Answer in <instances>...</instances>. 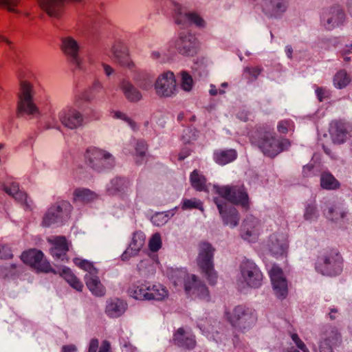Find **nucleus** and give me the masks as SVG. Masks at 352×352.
Wrapping results in <instances>:
<instances>
[{
  "mask_svg": "<svg viewBox=\"0 0 352 352\" xmlns=\"http://www.w3.org/2000/svg\"><path fill=\"white\" fill-rule=\"evenodd\" d=\"M321 186L325 189H336L339 187L337 179L329 173H323L320 177Z\"/></svg>",
  "mask_w": 352,
  "mask_h": 352,
  "instance_id": "obj_39",
  "label": "nucleus"
},
{
  "mask_svg": "<svg viewBox=\"0 0 352 352\" xmlns=\"http://www.w3.org/2000/svg\"><path fill=\"white\" fill-rule=\"evenodd\" d=\"M168 276L175 287L184 286L187 294L202 300H209V291L207 287L196 276L188 274L184 269L168 270Z\"/></svg>",
  "mask_w": 352,
  "mask_h": 352,
  "instance_id": "obj_2",
  "label": "nucleus"
},
{
  "mask_svg": "<svg viewBox=\"0 0 352 352\" xmlns=\"http://www.w3.org/2000/svg\"><path fill=\"white\" fill-rule=\"evenodd\" d=\"M85 283L90 292L96 296H103L106 290L97 274L85 276Z\"/></svg>",
  "mask_w": 352,
  "mask_h": 352,
  "instance_id": "obj_29",
  "label": "nucleus"
},
{
  "mask_svg": "<svg viewBox=\"0 0 352 352\" xmlns=\"http://www.w3.org/2000/svg\"><path fill=\"white\" fill-rule=\"evenodd\" d=\"M144 243V235L142 233H135L133 234L132 241L129 245L130 250L131 252H134V254H137V252L142 248Z\"/></svg>",
  "mask_w": 352,
  "mask_h": 352,
  "instance_id": "obj_43",
  "label": "nucleus"
},
{
  "mask_svg": "<svg viewBox=\"0 0 352 352\" xmlns=\"http://www.w3.org/2000/svg\"><path fill=\"white\" fill-rule=\"evenodd\" d=\"M131 296L138 300H148V283L132 285L128 290Z\"/></svg>",
  "mask_w": 352,
  "mask_h": 352,
  "instance_id": "obj_31",
  "label": "nucleus"
},
{
  "mask_svg": "<svg viewBox=\"0 0 352 352\" xmlns=\"http://www.w3.org/2000/svg\"><path fill=\"white\" fill-rule=\"evenodd\" d=\"M2 189L9 195L14 198V199L21 204H25L28 206L27 201V195L25 192L19 190L17 183L12 182L10 186L2 185Z\"/></svg>",
  "mask_w": 352,
  "mask_h": 352,
  "instance_id": "obj_30",
  "label": "nucleus"
},
{
  "mask_svg": "<svg viewBox=\"0 0 352 352\" xmlns=\"http://www.w3.org/2000/svg\"><path fill=\"white\" fill-rule=\"evenodd\" d=\"M190 182L192 186L199 191H206L207 185L205 177L200 174L197 170H195L190 174Z\"/></svg>",
  "mask_w": 352,
  "mask_h": 352,
  "instance_id": "obj_36",
  "label": "nucleus"
},
{
  "mask_svg": "<svg viewBox=\"0 0 352 352\" xmlns=\"http://www.w3.org/2000/svg\"><path fill=\"white\" fill-rule=\"evenodd\" d=\"M219 197L214 198L224 224L232 228L239 224L240 217L237 210L228 201L240 205L247 209L249 206L248 195L243 186H214Z\"/></svg>",
  "mask_w": 352,
  "mask_h": 352,
  "instance_id": "obj_1",
  "label": "nucleus"
},
{
  "mask_svg": "<svg viewBox=\"0 0 352 352\" xmlns=\"http://www.w3.org/2000/svg\"><path fill=\"white\" fill-rule=\"evenodd\" d=\"M267 245L273 255L282 256L287 252L288 248L287 236L283 233H274L270 236Z\"/></svg>",
  "mask_w": 352,
  "mask_h": 352,
  "instance_id": "obj_20",
  "label": "nucleus"
},
{
  "mask_svg": "<svg viewBox=\"0 0 352 352\" xmlns=\"http://www.w3.org/2000/svg\"><path fill=\"white\" fill-rule=\"evenodd\" d=\"M21 260L26 264L40 272L51 271L50 263L44 259V255L40 250L31 249L21 254Z\"/></svg>",
  "mask_w": 352,
  "mask_h": 352,
  "instance_id": "obj_13",
  "label": "nucleus"
},
{
  "mask_svg": "<svg viewBox=\"0 0 352 352\" xmlns=\"http://www.w3.org/2000/svg\"><path fill=\"white\" fill-rule=\"evenodd\" d=\"M19 3V0H0V7L7 9L9 12H18L16 7Z\"/></svg>",
  "mask_w": 352,
  "mask_h": 352,
  "instance_id": "obj_52",
  "label": "nucleus"
},
{
  "mask_svg": "<svg viewBox=\"0 0 352 352\" xmlns=\"http://www.w3.org/2000/svg\"><path fill=\"white\" fill-rule=\"evenodd\" d=\"M340 341V335L336 327H327L322 333L320 352H333V347Z\"/></svg>",
  "mask_w": 352,
  "mask_h": 352,
  "instance_id": "obj_18",
  "label": "nucleus"
},
{
  "mask_svg": "<svg viewBox=\"0 0 352 352\" xmlns=\"http://www.w3.org/2000/svg\"><path fill=\"white\" fill-rule=\"evenodd\" d=\"M262 68L260 67H247L244 69V75L249 80H254L261 74Z\"/></svg>",
  "mask_w": 352,
  "mask_h": 352,
  "instance_id": "obj_48",
  "label": "nucleus"
},
{
  "mask_svg": "<svg viewBox=\"0 0 352 352\" xmlns=\"http://www.w3.org/2000/svg\"><path fill=\"white\" fill-rule=\"evenodd\" d=\"M102 89V84L98 80H95L91 87V91L95 94L98 93Z\"/></svg>",
  "mask_w": 352,
  "mask_h": 352,
  "instance_id": "obj_62",
  "label": "nucleus"
},
{
  "mask_svg": "<svg viewBox=\"0 0 352 352\" xmlns=\"http://www.w3.org/2000/svg\"><path fill=\"white\" fill-rule=\"evenodd\" d=\"M130 181L125 177H116L111 181L107 188L109 195H120L128 192Z\"/></svg>",
  "mask_w": 352,
  "mask_h": 352,
  "instance_id": "obj_27",
  "label": "nucleus"
},
{
  "mask_svg": "<svg viewBox=\"0 0 352 352\" xmlns=\"http://www.w3.org/2000/svg\"><path fill=\"white\" fill-rule=\"evenodd\" d=\"M51 254L54 257H56L61 261L68 260L67 258V255L63 254L62 251L59 249L52 248L51 249Z\"/></svg>",
  "mask_w": 352,
  "mask_h": 352,
  "instance_id": "obj_60",
  "label": "nucleus"
},
{
  "mask_svg": "<svg viewBox=\"0 0 352 352\" xmlns=\"http://www.w3.org/2000/svg\"><path fill=\"white\" fill-rule=\"evenodd\" d=\"M350 76L344 69L338 71L333 78L334 85L339 89L345 87L350 82Z\"/></svg>",
  "mask_w": 352,
  "mask_h": 352,
  "instance_id": "obj_40",
  "label": "nucleus"
},
{
  "mask_svg": "<svg viewBox=\"0 0 352 352\" xmlns=\"http://www.w3.org/2000/svg\"><path fill=\"white\" fill-rule=\"evenodd\" d=\"M263 10L270 16H281L288 7V0H263Z\"/></svg>",
  "mask_w": 352,
  "mask_h": 352,
  "instance_id": "obj_23",
  "label": "nucleus"
},
{
  "mask_svg": "<svg viewBox=\"0 0 352 352\" xmlns=\"http://www.w3.org/2000/svg\"><path fill=\"white\" fill-rule=\"evenodd\" d=\"M60 122L66 127L75 129L83 124V116L76 109L66 107L62 109L58 113Z\"/></svg>",
  "mask_w": 352,
  "mask_h": 352,
  "instance_id": "obj_17",
  "label": "nucleus"
},
{
  "mask_svg": "<svg viewBox=\"0 0 352 352\" xmlns=\"http://www.w3.org/2000/svg\"><path fill=\"white\" fill-rule=\"evenodd\" d=\"M74 262L78 267L87 272L85 276H91L98 274V270L94 267L93 264L88 261L76 258L74 259Z\"/></svg>",
  "mask_w": 352,
  "mask_h": 352,
  "instance_id": "obj_41",
  "label": "nucleus"
},
{
  "mask_svg": "<svg viewBox=\"0 0 352 352\" xmlns=\"http://www.w3.org/2000/svg\"><path fill=\"white\" fill-rule=\"evenodd\" d=\"M190 150L188 148L185 147L182 148L181 152L178 155V160L180 161L184 160L186 157H188L190 155Z\"/></svg>",
  "mask_w": 352,
  "mask_h": 352,
  "instance_id": "obj_64",
  "label": "nucleus"
},
{
  "mask_svg": "<svg viewBox=\"0 0 352 352\" xmlns=\"http://www.w3.org/2000/svg\"><path fill=\"white\" fill-rule=\"evenodd\" d=\"M199 137V131L195 128L188 126L183 131L182 139L185 144L195 141Z\"/></svg>",
  "mask_w": 352,
  "mask_h": 352,
  "instance_id": "obj_42",
  "label": "nucleus"
},
{
  "mask_svg": "<svg viewBox=\"0 0 352 352\" xmlns=\"http://www.w3.org/2000/svg\"><path fill=\"white\" fill-rule=\"evenodd\" d=\"M259 229L260 222L258 219L252 216L247 217L242 226L241 236L245 240L252 241L256 239Z\"/></svg>",
  "mask_w": 352,
  "mask_h": 352,
  "instance_id": "obj_25",
  "label": "nucleus"
},
{
  "mask_svg": "<svg viewBox=\"0 0 352 352\" xmlns=\"http://www.w3.org/2000/svg\"><path fill=\"white\" fill-rule=\"evenodd\" d=\"M61 49L68 60L74 65L76 69L82 68V62L78 56L79 45L74 38L71 36L63 37Z\"/></svg>",
  "mask_w": 352,
  "mask_h": 352,
  "instance_id": "obj_15",
  "label": "nucleus"
},
{
  "mask_svg": "<svg viewBox=\"0 0 352 352\" xmlns=\"http://www.w3.org/2000/svg\"><path fill=\"white\" fill-rule=\"evenodd\" d=\"M236 156V152L234 149L219 150L215 151L214 155L216 162L221 165L232 162Z\"/></svg>",
  "mask_w": 352,
  "mask_h": 352,
  "instance_id": "obj_33",
  "label": "nucleus"
},
{
  "mask_svg": "<svg viewBox=\"0 0 352 352\" xmlns=\"http://www.w3.org/2000/svg\"><path fill=\"white\" fill-rule=\"evenodd\" d=\"M126 309V303L119 298H111L107 301L106 314L111 318H118L122 315Z\"/></svg>",
  "mask_w": 352,
  "mask_h": 352,
  "instance_id": "obj_28",
  "label": "nucleus"
},
{
  "mask_svg": "<svg viewBox=\"0 0 352 352\" xmlns=\"http://www.w3.org/2000/svg\"><path fill=\"white\" fill-rule=\"evenodd\" d=\"M51 242L54 245V248L60 250L63 254L67 255V252L69 250V245L65 236H56L53 240L51 241Z\"/></svg>",
  "mask_w": 352,
  "mask_h": 352,
  "instance_id": "obj_44",
  "label": "nucleus"
},
{
  "mask_svg": "<svg viewBox=\"0 0 352 352\" xmlns=\"http://www.w3.org/2000/svg\"><path fill=\"white\" fill-rule=\"evenodd\" d=\"M147 146L144 141L138 140L135 145V152L138 155L142 157L145 155Z\"/></svg>",
  "mask_w": 352,
  "mask_h": 352,
  "instance_id": "obj_56",
  "label": "nucleus"
},
{
  "mask_svg": "<svg viewBox=\"0 0 352 352\" xmlns=\"http://www.w3.org/2000/svg\"><path fill=\"white\" fill-rule=\"evenodd\" d=\"M316 270L324 275L336 276L341 272L338 254L331 251L318 258Z\"/></svg>",
  "mask_w": 352,
  "mask_h": 352,
  "instance_id": "obj_11",
  "label": "nucleus"
},
{
  "mask_svg": "<svg viewBox=\"0 0 352 352\" xmlns=\"http://www.w3.org/2000/svg\"><path fill=\"white\" fill-rule=\"evenodd\" d=\"M168 296V291L160 284L151 285L148 283V300H162Z\"/></svg>",
  "mask_w": 352,
  "mask_h": 352,
  "instance_id": "obj_32",
  "label": "nucleus"
},
{
  "mask_svg": "<svg viewBox=\"0 0 352 352\" xmlns=\"http://www.w3.org/2000/svg\"><path fill=\"white\" fill-rule=\"evenodd\" d=\"M135 80L139 83L141 89L148 90L153 86V76L146 72H140Z\"/></svg>",
  "mask_w": 352,
  "mask_h": 352,
  "instance_id": "obj_38",
  "label": "nucleus"
},
{
  "mask_svg": "<svg viewBox=\"0 0 352 352\" xmlns=\"http://www.w3.org/2000/svg\"><path fill=\"white\" fill-rule=\"evenodd\" d=\"M63 278L75 289L82 291V283L72 273L70 269L65 267L62 270Z\"/></svg>",
  "mask_w": 352,
  "mask_h": 352,
  "instance_id": "obj_35",
  "label": "nucleus"
},
{
  "mask_svg": "<svg viewBox=\"0 0 352 352\" xmlns=\"http://www.w3.org/2000/svg\"><path fill=\"white\" fill-rule=\"evenodd\" d=\"M346 19L344 10L338 5L323 10L321 23L328 30L343 25Z\"/></svg>",
  "mask_w": 352,
  "mask_h": 352,
  "instance_id": "obj_10",
  "label": "nucleus"
},
{
  "mask_svg": "<svg viewBox=\"0 0 352 352\" xmlns=\"http://www.w3.org/2000/svg\"><path fill=\"white\" fill-rule=\"evenodd\" d=\"M113 117L125 120L133 129H135V122H133L129 118H128L124 113L120 111H116L114 112Z\"/></svg>",
  "mask_w": 352,
  "mask_h": 352,
  "instance_id": "obj_57",
  "label": "nucleus"
},
{
  "mask_svg": "<svg viewBox=\"0 0 352 352\" xmlns=\"http://www.w3.org/2000/svg\"><path fill=\"white\" fill-rule=\"evenodd\" d=\"M181 76H182V82H181L182 88L186 91H189L190 90H191V89L192 87V85H193L192 78L186 72H182L181 73Z\"/></svg>",
  "mask_w": 352,
  "mask_h": 352,
  "instance_id": "obj_46",
  "label": "nucleus"
},
{
  "mask_svg": "<svg viewBox=\"0 0 352 352\" xmlns=\"http://www.w3.org/2000/svg\"><path fill=\"white\" fill-rule=\"evenodd\" d=\"M228 319L234 328L241 331L250 328L256 321L252 309L243 305L236 306L232 313H228Z\"/></svg>",
  "mask_w": 352,
  "mask_h": 352,
  "instance_id": "obj_7",
  "label": "nucleus"
},
{
  "mask_svg": "<svg viewBox=\"0 0 352 352\" xmlns=\"http://www.w3.org/2000/svg\"><path fill=\"white\" fill-rule=\"evenodd\" d=\"M316 92L317 97L320 102L324 100L326 98H328L329 95V91L322 87L317 88Z\"/></svg>",
  "mask_w": 352,
  "mask_h": 352,
  "instance_id": "obj_59",
  "label": "nucleus"
},
{
  "mask_svg": "<svg viewBox=\"0 0 352 352\" xmlns=\"http://www.w3.org/2000/svg\"><path fill=\"white\" fill-rule=\"evenodd\" d=\"M347 212L341 206L332 205L328 207L327 212H324L327 218L334 222H339L346 217Z\"/></svg>",
  "mask_w": 352,
  "mask_h": 352,
  "instance_id": "obj_34",
  "label": "nucleus"
},
{
  "mask_svg": "<svg viewBox=\"0 0 352 352\" xmlns=\"http://www.w3.org/2000/svg\"><path fill=\"white\" fill-rule=\"evenodd\" d=\"M173 10L174 12V19L175 23L184 27L190 24H195L198 27L204 25V19L195 12H187L184 10L182 6L177 3L172 2Z\"/></svg>",
  "mask_w": 352,
  "mask_h": 352,
  "instance_id": "obj_12",
  "label": "nucleus"
},
{
  "mask_svg": "<svg viewBox=\"0 0 352 352\" xmlns=\"http://www.w3.org/2000/svg\"><path fill=\"white\" fill-rule=\"evenodd\" d=\"M85 160L90 167L98 171L104 168H110L114 164L113 157L111 154L96 148H89L87 150Z\"/></svg>",
  "mask_w": 352,
  "mask_h": 352,
  "instance_id": "obj_8",
  "label": "nucleus"
},
{
  "mask_svg": "<svg viewBox=\"0 0 352 352\" xmlns=\"http://www.w3.org/2000/svg\"><path fill=\"white\" fill-rule=\"evenodd\" d=\"M34 94L32 85L28 81L21 80L20 81V90L18 94L16 109L19 117L39 115V109L33 100Z\"/></svg>",
  "mask_w": 352,
  "mask_h": 352,
  "instance_id": "obj_4",
  "label": "nucleus"
},
{
  "mask_svg": "<svg viewBox=\"0 0 352 352\" xmlns=\"http://www.w3.org/2000/svg\"><path fill=\"white\" fill-rule=\"evenodd\" d=\"M99 346V341L97 338L91 340L89 345L88 352H97Z\"/></svg>",
  "mask_w": 352,
  "mask_h": 352,
  "instance_id": "obj_61",
  "label": "nucleus"
},
{
  "mask_svg": "<svg viewBox=\"0 0 352 352\" xmlns=\"http://www.w3.org/2000/svg\"><path fill=\"white\" fill-rule=\"evenodd\" d=\"M173 341L175 344L186 349H192L196 345L195 335L183 328H179L174 333Z\"/></svg>",
  "mask_w": 352,
  "mask_h": 352,
  "instance_id": "obj_24",
  "label": "nucleus"
},
{
  "mask_svg": "<svg viewBox=\"0 0 352 352\" xmlns=\"http://www.w3.org/2000/svg\"><path fill=\"white\" fill-rule=\"evenodd\" d=\"M12 254L8 246L1 245L0 246V257L1 258H12Z\"/></svg>",
  "mask_w": 352,
  "mask_h": 352,
  "instance_id": "obj_58",
  "label": "nucleus"
},
{
  "mask_svg": "<svg viewBox=\"0 0 352 352\" xmlns=\"http://www.w3.org/2000/svg\"><path fill=\"white\" fill-rule=\"evenodd\" d=\"M254 141L265 155L274 157L290 146L287 139L280 140L270 129H261L254 137Z\"/></svg>",
  "mask_w": 352,
  "mask_h": 352,
  "instance_id": "obj_3",
  "label": "nucleus"
},
{
  "mask_svg": "<svg viewBox=\"0 0 352 352\" xmlns=\"http://www.w3.org/2000/svg\"><path fill=\"white\" fill-rule=\"evenodd\" d=\"M269 274L276 296L285 298L288 293V287L282 269L276 265H273L269 270Z\"/></svg>",
  "mask_w": 352,
  "mask_h": 352,
  "instance_id": "obj_14",
  "label": "nucleus"
},
{
  "mask_svg": "<svg viewBox=\"0 0 352 352\" xmlns=\"http://www.w3.org/2000/svg\"><path fill=\"white\" fill-rule=\"evenodd\" d=\"M318 211L314 203L308 204L306 206L304 217L306 220L311 221L318 217Z\"/></svg>",
  "mask_w": 352,
  "mask_h": 352,
  "instance_id": "obj_45",
  "label": "nucleus"
},
{
  "mask_svg": "<svg viewBox=\"0 0 352 352\" xmlns=\"http://www.w3.org/2000/svg\"><path fill=\"white\" fill-rule=\"evenodd\" d=\"M291 338H292L293 342L297 346V347L299 349H300L302 352H309V349L307 348L305 343L298 337V334L292 333L291 336ZM289 352H300V351L292 347L289 349Z\"/></svg>",
  "mask_w": 352,
  "mask_h": 352,
  "instance_id": "obj_50",
  "label": "nucleus"
},
{
  "mask_svg": "<svg viewBox=\"0 0 352 352\" xmlns=\"http://www.w3.org/2000/svg\"><path fill=\"white\" fill-rule=\"evenodd\" d=\"M214 251V249L210 243L206 242L201 243L197 260L201 272L210 285H214L217 280V274L213 263Z\"/></svg>",
  "mask_w": 352,
  "mask_h": 352,
  "instance_id": "obj_5",
  "label": "nucleus"
},
{
  "mask_svg": "<svg viewBox=\"0 0 352 352\" xmlns=\"http://www.w3.org/2000/svg\"><path fill=\"white\" fill-rule=\"evenodd\" d=\"M340 54L344 62L349 63L350 61H351L352 43L350 45H346L342 50H340Z\"/></svg>",
  "mask_w": 352,
  "mask_h": 352,
  "instance_id": "obj_55",
  "label": "nucleus"
},
{
  "mask_svg": "<svg viewBox=\"0 0 352 352\" xmlns=\"http://www.w3.org/2000/svg\"><path fill=\"white\" fill-rule=\"evenodd\" d=\"M0 43L2 45H5L8 50H9V56L12 58L14 57V55L16 54V50L15 49V46L14 43L7 38L6 36L0 34Z\"/></svg>",
  "mask_w": 352,
  "mask_h": 352,
  "instance_id": "obj_53",
  "label": "nucleus"
},
{
  "mask_svg": "<svg viewBox=\"0 0 352 352\" xmlns=\"http://www.w3.org/2000/svg\"><path fill=\"white\" fill-rule=\"evenodd\" d=\"M175 47L180 54L192 56L197 52V39L192 34L183 35L181 34L179 39L176 41Z\"/></svg>",
  "mask_w": 352,
  "mask_h": 352,
  "instance_id": "obj_21",
  "label": "nucleus"
},
{
  "mask_svg": "<svg viewBox=\"0 0 352 352\" xmlns=\"http://www.w3.org/2000/svg\"><path fill=\"white\" fill-rule=\"evenodd\" d=\"M111 52L115 60L121 66L133 70L135 67L131 60L127 47L121 41H116L112 47Z\"/></svg>",
  "mask_w": 352,
  "mask_h": 352,
  "instance_id": "obj_19",
  "label": "nucleus"
},
{
  "mask_svg": "<svg viewBox=\"0 0 352 352\" xmlns=\"http://www.w3.org/2000/svg\"><path fill=\"white\" fill-rule=\"evenodd\" d=\"M168 216L163 212L157 213L151 217V221L157 226L164 225L167 222Z\"/></svg>",
  "mask_w": 352,
  "mask_h": 352,
  "instance_id": "obj_54",
  "label": "nucleus"
},
{
  "mask_svg": "<svg viewBox=\"0 0 352 352\" xmlns=\"http://www.w3.org/2000/svg\"><path fill=\"white\" fill-rule=\"evenodd\" d=\"M155 88L160 96H171L176 89V81L173 72H167L160 75L157 79Z\"/></svg>",
  "mask_w": 352,
  "mask_h": 352,
  "instance_id": "obj_16",
  "label": "nucleus"
},
{
  "mask_svg": "<svg viewBox=\"0 0 352 352\" xmlns=\"http://www.w3.org/2000/svg\"><path fill=\"white\" fill-rule=\"evenodd\" d=\"M350 126L344 122L335 120L331 123L329 132L336 144H342L348 138Z\"/></svg>",
  "mask_w": 352,
  "mask_h": 352,
  "instance_id": "obj_22",
  "label": "nucleus"
},
{
  "mask_svg": "<svg viewBox=\"0 0 352 352\" xmlns=\"http://www.w3.org/2000/svg\"><path fill=\"white\" fill-rule=\"evenodd\" d=\"M119 86L124 97L130 102H138L142 100V93L129 80L122 79Z\"/></svg>",
  "mask_w": 352,
  "mask_h": 352,
  "instance_id": "obj_26",
  "label": "nucleus"
},
{
  "mask_svg": "<svg viewBox=\"0 0 352 352\" xmlns=\"http://www.w3.org/2000/svg\"><path fill=\"white\" fill-rule=\"evenodd\" d=\"M111 351V344L110 342L107 340L102 341L98 352H110Z\"/></svg>",
  "mask_w": 352,
  "mask_h": 352,
  "instance_id": "obj_63",
  "label": "nucleus"
},
{
  "mask_svg": "<svg viewBox=\"0 0 352 352\" xmlns=\"http://www.w3.org/2000/svg\"><path fill=\"white\" fill-rule=\"evenodd\" d=\"M75 201L89 202L96 198V194L89 189L77 188L74 192Z\"/></svg>",
  "mask_w": 352,
  "mask_h": 352,
  "instance_id": "obj_37",
  "label": "nucleus"
},
{
  "mask_svg": "<svg viewBox=\"0 0 352 352\" xmlns=\"http://www.w3.org/2000/svg\"><path fill=\"white\" fill-rule=\"evenodd\" d=\"M241 278L248 286L258 288L263 283V276L258 266L251 261H243L240 266Z\"/></svg>",
  "mask_w": 352,
  "mask_h": 352,
  "instance_id": "obj_9",
  "label": "nucleus"
},
{
  "mask_svg": "<svg viewBox=\"0 0 352 352\" xmlns=\"http://www.w3.org/2000/svg\"><path fill=\"white\" fill-rule=\"evenodd\" d=\"M197 208L203 210L202 203L197 199H184L183 201L182 209L188 210Z\"/></svg>",
  "mask_w": 352,
  "mask_h": 352,
  "instance_id": "obj_49",
  "label": "nucleus"
},
{
  "mask_svg": "<svg viewBox=\"0 0 352 352\" xmlns=\"http://www.w3.org/2000/svg\"><path fill=\"white\" fill-rule=\"evenodd\" d=\"M277 129L279 133L286 134L290 131H294V122L290 120H281L278 122Z\"/></svg>",
  "mask_w": 352,
  "mask_h": 352,
  "instance_id": "obj_47",
  "label": "nucleus"
},
{
  "mask_svg": "<svg viewBox=\"0 0 352 352\" xmlns=\"http://www.w3.org/2000/svg\"><path fill=\"white\" fill-rule=\"evenodd\" d=\"M72 208L71 204L67 201H57L45 213L43 225L50 226L54 223H63L69 219Z\"/></svg>",
  "mask_w": 352,
  "mask_h": 352,
  "instance_id": "obj_6",
  "label": "nucleus"
},
{
  "mask_svg": "<svg viewBox=\"0 0 352 352\" xmlns=\"http://www.w3.org/2000/svg\"><path fill=\"white\" fill-rule=\"evenodd\" d=\"M149 248L152 252H157L162 245L161 236L159 233L154 234L149 241Z\"/></svg>",
  "mask_w": 352,
  "mask_h": 352,
  "instance_id": "obj_51",
  "label": "nucleus"
}]
</instances>
